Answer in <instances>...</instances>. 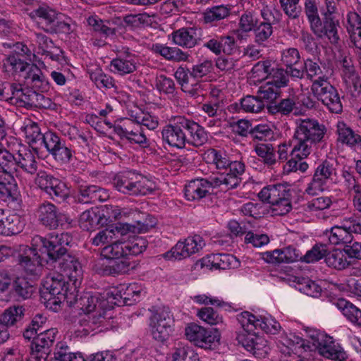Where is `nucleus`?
<instances>
[{
  "mask_svg": "<svg viewBox=\"0 0 361 361\" xmlns=\"http://www.w3.org/2000/svg\"><path fill=\"white\" fill-rule=\"evenodd\" d=\"M30 70L24 75L26 82L42 92L49 90V82L42 74L41 70L35 64L30 65Z\"/></svg>",
  "mask_w": 361,
  "mask_h": 361,
  "instance_id": "72a5a7b5",
  "label": "nucleus"
},
{
  "mask_svg": "<svg viewBox=\"0 0 361 361\" xmlns=\"http://www.w3.org/2000/svg\"><path fill=\"white\" fill-rule=\"evenodd\" d=\"M29 16L35 20L39 27L49 33H68L71 26L60 19L56 12L47 6H40L32 11Z\"/></svg>",
  "mask_w": 361,
  "mask_h": 361,
  "instance_id": "9d476101",
  "label": "nucleus"
},
{
  "mask_svg": "<svg viewBox=\"0 0 361 361\" xmlns=\"http://www.w3.org/2000/svg\"><path fill=\"white\" fill-rule=\"evenodd\" d=\"M289 188L283 184L269 185L264 187L259 193L263 202L271 204L274 215L283 216L292 209Z\"/></svg>",
  "mask_w": 361,
  "mask_h": 361,
  "instance_id": "6e6552de",
  "label": "nucleus"
},
{
  "mask_svg": "<svg viewBox=\"0 0 361 361\" xmlns=\"http://www.w3.org/2000/svg\"><path fill=\"white\" fill-rule=\"evenodd\" d=\"M173 361H200L198 354L188 347L178 348L172 354Z\"/></svg>",
  "mask_w": 361,
  "mask_h": 361,
  "instance_id": "680f3d73",
  "label": "nucleus"
},
{
  "mask_svg": "<svg viewBox=\"0 0 361 361\" xmlns=\"http://www.w3.org/2000/svg\"><path fill=\"white\" fill-rule=\"evenodd\" d=\"M88 73L91 80L99 88H111L114 86V79L105 75L99 67L88 69Z\"/></svg>",
  "mask_w": 361,
  "mask_h": 361,
  "instance_id": "8fccbe9b",
  "label": "nucleus"
},
{
  "mask_svg": "<svg viewBox=\"0 0 361 361\" xmlns=\"http://www.w3.org/2000/svg\"><path fill=\"white\" fill-rule=\"evenodd\" d=\"M80 309L84 314L80 315L75 325L74 334L82 337L89 334L95 327L105 319V308L109 300L101 298L98 295L85 294L79 300Z\"/></svg>",
  "mask_w": 361,
  "mask_h": 361,
  "instance_id": "39448f33",
  "label": "nucleus"
},
{
  "mask_svg": "<svg viewBox=\"0 0 361 361\" xmlns=\"http://www.w3.org/2000/svg\"><path fill=\"white\" fill-rule=\"evenodd\" d=\"M16 49H20L21 52H16L6 56L3 61V68L8 74L14 75L19 73L24 78V75L30 70V65H32L25 62L23 59L24 56L27 54L28 49L23 44H17Z\"/></svg>",
  "mask_w": 361,
  "mask_h": 361,
  "instance_id": "5701e85b",
  "label": "nucleus"
},
{
  "mask_svg": "<svg viewBox=\"0 0 361 361\" xmlns=\"http://www.w3.org/2000/svg\"><path fill=\"white\" fill-rule=\"evenodd\" d=\"M348 91L354 97L361 92V79L357 73L343 78Z\"/></svg>",
  "mask_w": 361,
  "mask_h": 361,
  "instance_id": "774afa93",
  "label": "nucleus"
},
{
  "mask_svg": "<svg viewBox=\"0 0 361 361\" xmlns=\"http://www.w3.org/2000/svg\"><path fill=\"white\" fill-rule=\"evenodd\" d=\"M23 131L29 144H39L40 145H44V147L47 144L46 139L47 137L50 138L54 133L52 131H47L44 133H42L38 125L30 121L23 128Z\"/></svg>",
  "mask_w": 361,
  "mask_h": 361,
  "instance_id": "2f4dec72",
  "label": "nucleus"
},
{
  "mask_svg": "<svg viewBox=\"0 0 361 361\" xmlns=\"http://www.w3.org/2000/svg\"><path fill=\"white\" fill-rule=\"evenodd\" d=\"M196 29L183 27L172 33V40L178 46L192 48L197 44Z\"/></svg>",
  "mask_w": 361,
  "mask_h": 361,
  "instance_id": "c9c22d12",
  "label": "nucleus"
},
{
  "mask_svg": "<svg viewBox=\"0 0 361 361\" xmlns=\"http://www.w3.org/2000/svg\"><path fill=\"white\" fill-rule=\"evenodd\" d=\"M267 80H269V83L279 90L281 87L288 85V73L283 68H274Z\"/></svg>",
  "mask_w": 361,
  "mask_h": 361,
  "instance_id": "e2e57ef3",
  "label": "nucleus"
},
{
  "mask_svg": "<svg viewBox=\"0 0 361 361\" xmlns=\"http://www.w3.org/2000/svg\"><path fill=\"white\" fill-rule=\"evenodd\" d=\"M304 12L310 23L311 31L317 38L323 39L322 23L319 15L317 0H305Z\"/></svg>",
  "mask_w": 361,
  "mask_h": 361,
  "instance_id": "cd10ccee",
  "label": "nucleus"
},
{
  "mask_svg": "<svg viewBox=\"0 0 361 361\" xmlns=\"http://www.w3.org/2000/svg\"><path fill=\"white\" fill-rule=\"evenodd\" d=\"M163 141L169 145L182 149L185 143L195 147L203 145L207 141V134L197 123L185 117H177L173 123L161 130Z\"/></svg>",
  "mask_w": 361,
  "mask_h": 361,
  "instance_id": "f03ea898",
  "label": "nucleus"
},
{
  "mask_svg": "<svg viewBox=\"0 0 361 361\" xmlns=\"http://www.w3.org/2000/svg\"><path fill=\"white\" fill-rule=\"evenodd\" d=\"M353 219H350V224L343 226H335L331 228L328 235L329 242L333 245L348 244L353 240V230L350 228L353 226Z\"/></svg>",
  "mask_w": 361,
  "mask_h": 361,
  "instance_id": "473e14b6",
  "label": "nucleus"
},
{
  "mask_svg": "<svg viewBox=\"0 0 361 361\" xmlns=\"http://www.w3.org/2000/svg\"><path fill=\"white\" fill-rule=\"evenodd\" d=\"M325 9L322 12L324 18L322 23L323 38H327L331 44H336L340 40L338 29L340 23L336 18L337 8L333 0L325 1Z\"/></svg>",
  "mask_w": 361,
  "mask_h": 361,
  "instance_id": "a211bd4d",
  "label": "nucleus"
},
{
  "mask_svg": "<svg viewBox=\"0 0 361 361\" xmlns=\"http://www.w3.org/2000/svg\"><path fill=\"white\" fill-rule=\"evenodd\" d=\"M23 223L17 214H11L6 216L4 225L0 229V233L5 235H11L19 233L23 228Z\"/></svg>",
  "mask_w": 361,
  "mask_h": 361,
  "instance_id": "3c124183",
  "label": "nucleus"
},
{
  "mask_svg": "<svg viewBox=\"0 0 361 361\" xmlns=\"http://www.w3.org/2000/svg\"><path fill=\"white\" fill-rule=\"evenodd\" d=\"M348 257L345 249L343 250L336 249L331 252H327L325 262L329 267L341 270L345 269L350 264Z\"/></svg>",
  "mask_w": 361,
  "mask_h": 361,
  "instance_id": "c03bdc74",
  "label": "nucleus"
},
{
  "mask_svg": "<svg viewBox=\"0 0 361 361\" xmlns=\"http://www.w3.org/2000/svg\"><path fill=\"white\" fill-rule=\"evenodd\" d=\"M38 251L44 252V247L35 246L32 239V247L26 248L23 254L18 257V263L25 270L26 274L33 277L38 278L42 273V264Z\"/></svg>",
  "mask_w": 361,
  "mask_h": 361,
  "instance_id": "aec40b11",
  "label": "nucleus"
},
{
  "mask_svg": "<svg viewBox=\"0 0 361 361\" xmlns=\"http://www.w3.org/2000/svg\"><path fill=\"white\" fill-rule=\"evenodd\" d=\"M255 151L264 164L268 167L274 168L278 163L276 150L271 144H258L255 147Z\"/></svg>",
  "mask_w": 361,
  "mask_h": 361,
  "instance_id": "37998d69",
  "label": "nucleus"
},
{
  "mask_svg": "<svg viewBox=\"0 0 361 361\" xmlns=\"http://www.w3.org/2000/svg\"><path fill=\"white\" fill-rule=\"evenodd\" d=\"M257 326V329L271 334H276L281 329L280 324L271 317H260Z\"/></svg>",
  "mask_w": 361,
  "mask_h": 361,
  "instance_id": "69168bd1",
  "label": "nucleus"
},
{
  "mask_svg": "<svg viewBox=\"0 0 361 361\" xmlns=\"http://www.w3.org/2000/svg\"><path fill=\"white\" fill-rule=\"evenodd\" d=\"M108 191L94 185H80L78 188L77 200L82 204H94L108 200Z\"/></svg>",
  "mask_w": 361,
  "mask_h": 361,
  "instance_id": "a878e982",
  "label": "nucleus"
},
{
  "mask_svg": "<svg viewBox=\"0 0 361 361\" xmlns=\"http://www.w3.org/2000/svg\"><path fill=\"white\" fill-rule=\"evenodd\" d=\"M341 176V187L348 195L353 197L361 191V184L351 171L350 167H343Z\"/></svg>",
  "mask_w": 361,
  "mask_h": 361,
  "instance_id": "ea45409f",
  "label": "nucleus"
},
{
  "mask_svg": "<svg viewBox=\"0 0 361 361\" xmlns=\"http://www.w3.org/2000/svg\"><path fill=\"white\" fill-rule=\"evenodd\" d=\"M205 246V243L202 236L195 235L187 238L184 241H178L176 245L164 255L167 259H177L187 258L191 255L198 252Z\"/></svg>",
  "mask_w": 361,
  "mask_h": 361,
  "instance_id": "6ab92c4d",
  "label": "nucleus"
},
{
  "mask_svg": "<svg viewBox=\"0 0 361 361\" xmlns=\"http://www.w3.org/2000/svg\"><path fill=\"white\" fill-rule=\"evenodd\" d=\"M147 245L145 239L137 236H133L128 240H114L102 249L101 255L107 259H118L128 255L142 253L146 249Z\"/></svg>",
  "mask_w": 361,
  "mask_h": 361,
  "instance_id": "0eeeda50",
  "label": "nucleus"
},
{
  "mask_svg": "<svg viewBox=\"0 0 361 361\" xmlns=\"http://www.w3.org/2000/svg\"><path fill=\"white\" fill-rule=\"evenodd\" d=\"M311 92L330 112H342L343 104L338 91L329 82L327 77L314 80L311 85Z\"/></svg>",
  "mask_w": 361,
  "mask_h": 361,
  "instance_id": "1a4fd4ad",
  "label": "nucleus"
},
{
  "mask_svg": "<svg viewBox=\"0 0 361 361\" xmlns=\"http://www.w3.org/2000/svg\"><path fill=\"white\" fill-rule=\"evenodd\" d=\"M336 175L335 162L333 160L327 159L323 161L315 169L312 180L308 184L305 191L312 195L323 191L329 180H332L333 177Z\"/></svg>",
  "mask_w": 361,
  "mask_h": 361,
  "instance_id": "4468645a",
  "label": "nucleus"
},
{
  "mask_svg": "<svg viewBox=\"0 0 361 361\" xmlns=\"http://www.w3.org/2000/svg\"><path fill=\"white\" fill-rule=\"evenodd\" d=\"M72 241L73 238L68 233L53 232L47 237H33L34 245L44 247V252L48 257L47 262L55 264L54 267L57 265L60 271H63L71 281L76 284L82 279V271L80 263L68 252L66 247L70 245Z\"/></svg>",
  "mask_w": 361,
  "mask_h": 361,
  "instance_id": "f257e3e1",
  "label": "nucleus"
},
{
  "mask_svg": "<svg viewBox=\"0 0 361 361\" xmlns=\"http://www.w3.org/2000/svg\"><path fill=\"white\" fill-rule=\"evenodd\" d=\"M238 341L246 350L252 354H256L261 350L264 340L257 335L254 331H242L238 335Z\"/></svg>",
  "mask_w": 361,
  "mask_h": 361,
  "instance_id": "4c0bfd02",
  "label": "nucleus"
},
{
  "mask_svg": "<svg viewBox=\"0 0 361 361\" xmlns=\"http://www.w3.org/2000/svg\"><path fill=\"white\" fill-rule=\"evenodd\" d=\"M304 71L307 78L312 82L319 78L326 77L323 75L322 70L319 65L310 59L304 62Z\"/></svg>",
  "mask_w": 361,
  "mask_h": 361,
  "instance_id": "0e129e2a",
  "label": "nucleus"
},
{
  "mask_svg": "<svg viewBox=\"0 0 361 361\" xmlns=\"http://www.w3.org/2000/svg\"><path fill=\"white\" fill-rule=\"evenodd\" d=\"M310 338L312 345L323 357L334 361H344L347 358L343 349L324 332H313Z\"/></svg>",
  "mask_w": 361,
  "mask_h": 361,
  "instance_id": "ddd939ff",
  "label": "nucleus"
},
{
  "mask_svg": "<svg viewBox=\"0 0 361 361\" xmlns=\"http://www.w3.org/2000/svg\"><path fill=\"white\" fill-rule=\"evenodd\" d=\"M109 229L110 231H112L114 234V240L122 238L128 240L131 238L130 237H126L128 233H143L147 231V227L143 224H141L140 221H138L137 225H133L130 224H119L114 228Z\"/></svg>",
  "mask_w": 361,
  "mask_h": 361,
  "instance_id": "a18cd8bd",
  "label": "nucleus"
},
{
  "mask_svg": "<svg viewBox=\"0 0 361 361\" xmlns=\"http://www.w3.org/2000/svg\"><path fill=\"white\" fill-rule=\"evenodd\" d=\"M110 66L120 75L129 74L136 70L137 59L133 54L128 52L125 55H119L113 59Z\"/></svg>",
  "mask_w": 361,
  "mask_h": 361,
  "instance_id": "7c9ffc66",
  "label": "nucleus"
},
{
  "mask_svg": "<svg viewBox=\"0 0 361 361\" xmlns=\"http://www.w3.org/2000/svg\"><path fill=\"white\" fill-rule=\"evenodd\" d=\"M33 291V286L23 277H18L13 282L12 293L18 299H27L31 297Z\"/></svg>",
  "mask_w": 361,
  "mask_h": 361,
  "instance_id": "49530a36",
  "label": "nucleus"
},
{
  "mask_svg": "<svg viewBox=\"0 0 361 361\" xmlns=\"http://www.w3.org/2000/svg\"><path fill=\"white\" fill-rule=\"evenodd\" d=\"M231 6L229 5H218L207 8L202 13L203 22L205 24H213L228 17Z\"/></svg>",
  "mask_w": 361,
  "mask_h": 361,
  "instance_id": "58836bf2",
  "label": "nucleus"
},
{
  "mask_svg": "<svg viewBox=\"0 0 361 361\" xmlns=\"http://www.w3.org/2000/svg\"><path fill=\"white\" fill-rule=\"evenodd\" d=\"M101 259L92 262V269L98 274L109 276L118 275L128 271L130 268L129 262L126 259L114 261L111 264L104 265Z\"/></svg>",
  "mask_w": 361,
  "mask_h": 361,
  "instance_id": "c756f323",
  "label": "nucleus"
},
{
  "mask_svg": "<svg viewBox=\"0 0 361 361\" xmlns=\"http://www.w3.org/2000/svg\"><path fill=\"white\" fill-rule=\"evenodd\" d=\"M106 219L93 209H88L82 212L80 216L79 224L83 230H94L99 225H103Z\"/></svg>",
  "mask_w": 361,
  "mask_h": 361,
  "instance_id": "a19ab883",
  "label": "nucleus"
},
{
  "mask_svg": "<svg viewBox=\"0 0 361 361\" xmlns=\"http://www.w3.org/2000/svg\"><path fill=\"white\" fill-rule=\"evenodd\" d=\"M16 154H11L5 148L0 146V171L8 173L13 175L15 168Z\"/></svg>",
  "mask_w": 361,
  "mask_h": 361,
  "instance_id": "13d9d810",
  "label": "nucleus"
},
{
  "mask_svg": "<svg viewBox=\"0 0 361 361\" xmlns=\"http://www.w3.org/2000/svg\"><path fill=\"white\" fill-rule=\"evenodd\" d=\"M34 42H35V52L49 57L52 61H59L60 60L63 54L62 50L56 46L47 35L35 32Z\"/></svg>",
  "mask_w": 361,
  "mask_h": 361,
  "instance_id": "393cba45",
  "label": "nucleus"
},
{
  "mask_svg": "<svg viewBox=\"0 0 361 361\" xmlns=\"http://www.w3.org/2000/svg\"><path fill=\"white\" fill-rule=\"evenodd\" d=\"M15 168L14 173L22 171L29 175L37 173L36 153L29 147H21L16 154Z\"/></svg>",
  "mask_w": 361,
  "mask_h": 361,
  "instance_id": "b1692460",
  "label": "nucleus"
},
{
  "mask_svg": "<svg viewBox=\"0 0 361 361\" xmlns=\"http://www.w3.org/2000/svg\"><path fill=\"white\" fill-rule=\"evenodd\" d=\"M236 259L234 256L228 254H212L202 259V266L215 269H228L234 268Z\"/></svg>",
  "mask_w": 361,
  "mask_h": 361,
  "instance_id": "c85d7f7f",
  "label": "nucleus"
},
{
  "mask_svg": "<svg viewBox=\"0 0 361 361\" xmlns=\"http://www.w3.org/2000/svg\"><path fill=\"white\" fill-rule=\"evenodd\" d=\"M188 341L204 349H214L219 343L220 334L216 329H207L196 324H190L185 329Z\"/></svg>",
  "mask_w": 361,
  "mask_h": 361,
  "instance_id": "9b49d317",
  "label": "nucleus"
},
{
  "mask_svg": "<svg viewBox=\"0 0 361 361\" xmlns=\"http://www.w3.org/2000/svg\"><path fill=\"white\" fill-rule=\"evenodd\" d=\"M57 332L56 329L39 332L30 344L31 361H49L47 357Z\"/></svg>",
  "mask_w": 361,
  "mask_h": 361,
  "instance_id": "dca6fc26",
  "label": "nucleus"
},
{
  "mask_svg": "<svg viewBox=\"0 0 361 361\" xmlns=\"http://www.w3.org/2000/svg\"><path fill=\"white\" fill-rule=\"evenodd\" d=\"M14 185L13 176L0 171V200L7 201L12 197V188Z\"/></svg>",
  "mask_w": 361,
  "mask_h": 361,
  "instance_id": "5fc2aeb1",
  "label": "nucleus"
},
{
  "mask_svg": "<svg viewBox=\"0 0 361 361\" xmlns=\"http://www.w3.org/2000/svg\"><path fill=\"white\" fill-rule=\"evenodd\" d=\"M339 309L341 310L343 314L352 323L361 326V310L353 304L345 300H341L337 304Z\"/></svg>",
  "mask_w": 361,
  "mask_h": 361,
  "instance_id": "09e8293b",
  "label": "nucleus"
},
{
  "mask_svg": "<svg viewBox=\"0 0 361 361\" xmlns=\"http://www.w3.org/2000/svg\"><path fill=\"white\" fill-rule=\"evenodd\" d=\"M264 106V102L258 97L247 95L240 99V107L245 112L258 113Z\"/></svg>",
  "mask_w": 361,
  "mask_h": 361,
  "instance_id": "bf43d9fd",
  "label": "nucleus"
},
{
  "mask_svg": "<svg viewBox=\"0 0 361 361\" xmlns=\"http://www.w3.org/2000/svg\"><path fill=\"white\" fill-rule=\"evenodd\" d=\"M152 51L160 54L165 59L176 62L185 61L188 59L189 54L177 47H169L161 44L152 45Z\"/></svg>",
  "mask_w": 361,
  "mask_h": 361,
  "instance_id": "e433bc0d",
  "label": "nucleus"
},
{
  "mask_svg": "<svg viewBox=\"0 0 361 361\" xmlns=\"http://www.w3.org/2000/svg\"><path fill=\"white\" fill-rule=\"evenodd\" d=\"M212 187L215 188L212 177L209 180L204 178L192 180L185 187V197L188 200H200L209 193Z\"/></svg>",
  "mask_w": 361,
  "mask_h": 361,
  "instance_id": "bb28decb",
  "label": "nucleus"
},
{
  "mask_svg": "<svg viewBox=\"0 0 361 361\" xmlns=\"http://www.w3.org/2000/svg\"><path fill=\"white\" fill-rule=\"evenodd\" d=\"M295 125L290 154L306 158L324 142L327 129L313 118L298 119Z\"/></svg>",
  "mask_w": 361,
  "mask_h": 361,
  "instance_id": "20e7f679",
  "label": "nucleus"
},
{
  "mask_svg": "<svg viewBox=\"0 0 361 361\" xmlns=\"http://www.w3.org/2000/svg\"><path fill=\"white\" fill-rule=\"evenodd\" d=\"M337 140L350 147L361 144V136L356 133L343 121H338L336 124Z\"/></svg>",
  "mask_w": 361,
  "mask_h": 361,
  "instance_id": "f704fd0d",
  "label": "nucleus"
},
{
  "mask_svg": "<svg viewBox=\"0 0 361 361\" xmlns=\"http://www.w3.org/2000/svg\"><path fill=\"white\" fill-rule=\"evenodd\" d=\"M204 159L219 171V175L212 177L214 187L231 190L240 184L242 176L245 171V166L243 161H231L225 152L213 148L205 152Z\"/></svg>",
  "mask_w": 361,
  "mask_h": 361,
  "instance_id": "7ed1b4c3",
  "label": "nucleus"
},
{
  "mask_svg": "<svg viewBox=\"0 0 361 361\" xmlns=\"http://www.w3.org/2000/svg\"><path fill=\"white\" fill-rule=\"evenodd\" d=\"M49 361H86L81 354L72 353L67 345H57L54 352V357Z\"/></svg>",
  "mask_w": 361,
  "mask_h": 361,
  "instance_id": "6e6d98bb",
  "label": "nucleus"
},
{
  "mask_svg": "<svg viewBox=\"0 0 361 361\" xmlns=\"http://www.w3.org/2000/svg\"><path fill=\"white\" fill-rule=\"evenodd\" d=\"M38 220L44 226L55 229L63 222H70V219L59 212L57 207L51 202L40 204L37 210Z\"/></svg>",
  "mask_w": 361,
  "mask_h": 361,
  "instance_id": "412c9836",
  "label": "nucleus"
},
{
  "mask_svg": "<svg viewBox=\"0 0 361 361\" xmlns=\"http://www.w3.org/2000/svg\"><path fill=\"white\" fill-rule=\"evenodd\" d=\"M46 141L44 147L56 162L66 164L71 161L73 150L56 133H53L51 137H47Z\"/></svg>",
  "mask_w": 361,
  "mask_h": 361,
  "instance_id": "4be33fe9",
  "label": "nucleus"
},
{
  "mask_svg": "<svg viewBox=\"0 0 361 361\" xmlns=\"http://www.w3.org/2000/svg\"><path fill=\"white\" fill-rule=\"evenodd\" d=\"M25 309L22 306L13 305L7 308L2 314L0 322L8 327L20 321L24 316Z\"/></svg>",
  "mask_w": 361,
  "mask_h": 361,
  "instance_id": "864d4df0",
  "label": "nucleus"
},
{
  "mask_svg": "<svg viewBox=\"0 0 361 361\" xmlns=\"http://www.w3.org/2000/svg\"><path fill=\"white\" fill-rule=\"evenodd\" d=\"M64 286L65 281L61 274L47 276L44 283V290H42V295L46 297L61 295Z\"/></svg>",
  "mask_w": 361,
  "mask_h": 361,
  "instance_id": "79ce46f5",
  "label": "nucleus"
},
{
  "mask_svg": "<svg viewBox=\"0 0 361 361\" xmlns=\"http://www.w3.org/2000/svg\"><path fill=\"white\" fill-rule=\"evenodd\" d=\"M327 254L326 245L324 244H316L306 254L302 256V261L307 263H313L326 257Z\"/></svg>",
  "mask_w": 361,
  "mask_h": 361,
  "instance_id": "052dcab7",
  "label": "nucleus"
},
{
  "mask_svg": "<svg viewBox=\"0 0 361 361\" xmlns=\"http://www.w3.org/2000/svg\"><path fill=\"white\" fill-rule=\"evenodd\" d=\"M142 293L143 288L141 284H119L107 293V300L110 303L118 306L131 305L140 300Z\"/></svg>",
  "mask_w": 361,
  "mask_h": 361,
  "instance_id": "f8f14e48",
  "label": "nucleus"
},
{
  "mask_svg": "<svg viewBox=\"0 0 361 361\" xmlns=\"http://www.w3.org/2000/svg\"><path fill=\"white\" fill-rule=\"evenodd\" d=\"M172 319L169 308H162L150 319V331L153 338L159 342L166 341L172 332Z\"/></svg>",
  "mask_w": 361,
  "mask_h": 361,
  "instance_id": "f3484780",
  "label": "nucleus"
},
{
  "mask_svg": "<svg viewBox=\"0 0 361 361\" xmlns=\"http://www.w3.org/2000/svg\"><path fill=\"white\" fill-rule=\"evenodd\" d=\"M257 24L258 20L255 15L251 12L245 11L240 16L238 22V29L235 30L234 32L240 38V33H248L254 30Z\"/></svg>",
  "mask_w": 361,
  "mask_h": 361,
  "instance_id": "603ef678",
  "label": "nucleus"
},
{
  "mask_svg": "<svg viewBox=\"0 0 361 361\" xmlns=\"http://www.w3.org/2000/svg\"><path fill=\"white\" fill-rule=\"evenodd\" d=\"M296 288L300 292L311 297H319L322 293V288L315 281L308 278L295 277Z\"/></svg>",
  "mask_w": 361,
  "mask_h": 361,
  "instance_id": "de8ad7c7",
  "label": "nucleus"
},
{
  "mask_svg": "<svg viewBox=\"0 0 361 361\" xmlns=\"http://www.w3.org/2000/svg\"><path fill=\"white\" fill-rule=\"evenodd\" d=\"M15 93L14 103L18 106L26 108L32 107V101L35 97V90L30 88H23L20 85V88Z\"/></svg>",
  "mask_w": 361,
  "mask_h": 361,
  "instance_id": "4d7b16f0",
  "label": "nucleus"
},
{
  "mask_svg": "<svg viewBox=\"0 0 361 361\" xmlns=\"http://www.w3.org/2000/svg\"><path fill=\"white\" fill-rule=\"evenodd\" d=\"M35 184L47 193L53 200H61L68 197L66 184L44 171H40L35 177Z\"/></svg>",
  "mask_w": 361,
  "mask_h": 361,
  "instance_id": "2eb2a0df",
  "label": "nucleus"
},
{
  "mask_svg": "<svg viewBox=\"0 0 361 361\" xmlns=\"http://www.w3.org/2000/svg\"><path fill=\"white\" fill-rule=\"evenodd\" d=\"M255 41L258 44H262L273 34V27L269 23H260L254 30Z\"/></svg>",
  "mask_w": 361,
  "mask_h": 361,
  "instance_id": "338daca9",
  "label": "nucleus"
},
{
  "mask_svg": "<svg viewBox=\"0 0 361 361\" xmlns=\"http://www.w3.org/2000/svg\"><path fill=\"white\" fill-rule=\"evenodd\" d=\"M112 184L118 191L129 195H146L155 188L154 182L133 171L116 175Z\"/></svg>",
  "mask_w": 361,
  "mask_h": 361,
  "instance_id": "423d86ee",
  "label": "nucleus"
}]
</instances>
